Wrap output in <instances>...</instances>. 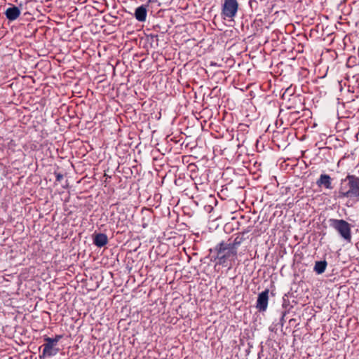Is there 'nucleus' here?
I'll return each instance as SVG.
<instances>
[{
    "instance_id": "nucleus-1",
    "label": "nucleus",
    "mask_w": 359,
    "mask_h": 359,
    "mask_svg": "<svg viewBox=\"0 0 359 359\" xmlns=\"http://www.w3.org/2000/svg\"><path fill=\"white\" fill-rule=\"evenodd\" d=\"M210 260L216 264L227 266L229 263L236 259L238 262L247 261V257L241 258L232 247L231 242L222 241L213 249L210 250Z\"/></svg>"
},
{
    "instance_id": "nucleus-18",
    "label": "nucleus",
    "mask_w": 359,
    "mask_h": 359,
    "mask_svg": "<svg viewBox=\"0 0 359 359\" xmlns=\"http://www.w3.org/2000/svg\"><path fill=\"white\" fill-rule=\"evenodd\" d=\"M62 338V335H55L54 338H51V340H53V342H54L56 345L57 344L58 341Z\"/></svg>"
},
{
    "instance_id": "nucleus-13",
    "label": "nucleus",
    "mask_w": 359,
    "mask_h": 359,
    "mask_svg": "<svg viewBox=\"0 0 359 359\" xmlns=\"http://www.w3.org/2000/svg\"><path fill=\"white\" fill-rule=\"evenodd\" d=\"M247 140V136L245 133L238 132L237 133V140L238 141V149H242L243 147L245 148L244 144Z\"/></svg>"
},
{
    "instance_id": "nucleus-22",
    "label": "nucleus",
    "mask_w": 359,
    "mask_h": 359,
    "mask_svg": "<svg viewBox=\"0 0 359 359\" xmlns=\"http://www.w3.org/2000/svg\"><path fill=\"white\" fill-rule=\"evenodd\" d=\"M241 156V154H238V159L240 158Z\"/></svg>"
},
{
    "instance_id": "nucleus-6",
    "label": "nucleus",
    "mask_w": 359,
    "mask_h": 359,
    "mask_svg": "<svg viewBox=\"0 0 359 359\" xmlns=\"http://www.w3.org/2000/svg\"><path fill=\"white\" fill-rule=\"evenodd\" d=\"M238 6L237 0H224L222 14L226 18H231L235 16Z\"/></svg>"
},
{
    "instance_id": "nucleus-15",
    "label": "nucleus",
    "mask_w": 359,
    "mask_h": 359,
    "mask_svg": "<svg viewBox=\"0 0 359 359\" xmlns=\"http://www.w3.org/2000/svg\"><path fill=\"white\" fill-rule=\"evenodd\" d=\"M248 4L250 6L252 11L257 10L258 8V2L255 0H250L248 2Z\"/></svg>"
},
{
    "instance_id": "nucleus-4",
    "label": "nucleus",
    "mask_w": 359,
    "mask_h": 359,
    "mask_svg": "<svg viewBox=\"0 0 359 359\" xmlns=\"http://www.w3.org/2000/svg\"><path fill=\"white\" fill-rule=\"evenodd\" d=\"M330 227L334 229L340 236L347 242L351 241V225L344 219L330 218L328 219Z\"/></svg>"
},
{
    "instance_id": "nucleus-2",
    "label": "nucleus",
    "mask_w": 359,
    "mask_h": 359,
    "mask_svg": "<svg viewBox=\"0 0 359 359\" xmlns=\"http://www.w3.org/2000/svg\"><path fill=\"white\" fill-rule=\"evenodd\" d=\"M231 225L233 229L239 230L236 233L233 241L231 243L232 247L241 258L245 255L247 250V219L245 214L242 212L236 213V216L232 218Z\"/></svg>"
},
{
    "instance_id": "nucleus-9",
    "label": "nucleus",
    "mask_w": 359,
    "mask_h": 359,
    "mask_svg": "<svg viewBox=\"0 0 359 359\" xmlns=\"http://www.w3.org/2000/svg\"><path fill=\"white\" fill-rule=\"evenodd\" d=\"M20 9L15 5H11L4 12L6 18L9 21L15 20L20 16Z\"/></svg>"
},
{
    "instance_id": "nucleus-24",
    "label": "nucleus",
    "mask_w": 359,
    "mask_h": 359,
    "mask_svg": "<svg viewBox=\"0 0 359 359\" xmlns=\"http://www.w3.org/2000/svg\"><path fill=\"white\" fill-rule=\"evenodd\" d=\"M250 118H251V116L248 117V120H251Z\"/></svg>"
},
{
    "instance_id": "nucleus-3",
    "label": "nucleus",
    "mask_w": 359,
    "mask_h": 359,
    "mask_svg": "<svg viewBox=\"0 0 359 359\" xmlns=\"http://www.w3.org/2000/svg\"><path fill=\"white\" fill-rule=\"evenodd\" d=\"M339 198H347L351 200L359 201V177L348 174L341 180V187L339 191Z\"/></svg>"
},
{
    "instance_id": "nucleus-7",
    "label": "nucleus",
    "mask_w": 359,
    "mask_h": 359,
    "mask_svg": "<svg viewBox=\"0 0 359 359\" xmlns=\"http://www.w3.org/2000/svg\"><path fill=\"white\" fill-rule=\"evenodd\" d=\"M269 290L262 292L257 297L256 307L259 311H265L268 306Z\"/></svg>"
},
{
    "instance_id": "nucleus-11",
    "label": "nucleus",
    "mask_w": 359,
    "mask_h": 359,
    "mask_svg": "<svg viewBox=\"0 0 359 359\" xmlns=\"http://www.w3.org/2000/svg\"><path fill=\"white\" fill-rule=\"evenodd\" d=\"M316 184L318 186H324L326 189H332L331 177L329 175L322 174L319 179L317 180Z\"/></svg>"
},
{
    "instance_id": "nucleus-23",
    "label": "nucleus",
    "mask_w": 359,
    "mask_h": 359,
    "mask_svg": "<svg viewBox=\"0 0 359 359\" xmlns=\"http://www.w3.org/2000/svg\"><path fill=\"white\" fill-rule=\"evenodd\" d=\"M248 57H251V55H250V54H248Z\"/></svg>"
},
{
    "instance_id": "nucleus-12",
    "label": "nucleus",
    "mask_w": 359,
    "mask_h": 359,
    "mask_svg": "<svg viewBox=\"0 0 359 359\" xmlns=\"http://www.w3.org/2000/svg\"><path fill=\"white\" fill-rule=\"evenodd\" d=\"M327 263L325 260L323 261H317L315 263V266L313 268L314 271L318 274H322L325 272Z\"/></svg>"
},
{
    "instance_id": "nucleus-8",
    "label": "nucleus",
    "mask_w": 359,
    "mask_h": 359,
    "mask_svg": "<svg viewBox=\"0 0 359 359\" xmlns=\"http://www.w3.org/2000/svg\"><path fill=\"white\" fill-rule=\"evenodd\" d=\"M93 243L97 248H102L108 243V237L104 233L95 232L93 236Z\"/></svg>"
},
{
    "instance_id": "nucleus-16",
    "label": "nucleus",
    "mask_w": 359,
    "mask_h": 359,
    "mask_svg": "<svg viewBox=\"0 0 359 359\" xmlns=\"http://www.w3.org/2000/svg\"><path fill=\"white\" fill-rule=\"evenodd\" d=\"M247 125L245 124H243V123H240L238 126V130H237V133L238 132H243V133H245V128H246Z\"/></svg>"
},
{
    "instance_id": "nucleus-5",
    "label": "nucleus",
    "mask_w": 359,
    "mask_h": 359,
    "mask_svg": "<svg viewBox=\"0 0 359 359\" xmlns=\"http://www.w3.org/2000/svg\"><path fill=\"white\" fill-rule=\"evenodd\" d=\"M45 343L42 345L43 351L40 355V358H49L55 355L59 352V348L56 347V344L53 342L50 337H44Z\"/></svg>"
},
{
    "instance_id": "nucleus-14",
    "label": "nucleus",
    "mask_w": 359,
    "mask_h": 359,
    "mask_svg": "<svg viewBox=\"0 0 359 359\" xmlns=\"http://www.w3.org/2000/svg\"><path fill=\"white\" fill-rule=\"evenodd\" d=\"M248 111H250L252 114H248V117L251 116V120H256L259 118V114L257 112V108L253 102H251V105L248 104Z\"/></svg>"
},
{
    "instance_id": "nucleus-10",
    "label": "nucleus",
    "mask_w": 359,
    "mask_h": 359,
    "mask_svg": "<svg viewBox=\"0 0 359 359\" xmlns=\"http://www.w3.org/2000/svg\"><path fill=\"white\" fill-rule=\"evenodd\" d=\"M147 6L142 5L135 8L134 16L139 22H144L147 18Z\"/></svg>"
},
{
    "instance_id": "nucleus-17",
    "label": "nucleus",
    "mask_w": 359,
    "mask_h": 359,
    "mask_svg": "<svg viewBox=\"0 0 359 359\" xmlns=\"http://www.w3.org/2000/svg\"><path fill=\"white\" fill-rule=\"evenodd\" d=\"M55 175L56 177V182H60L63 179V175L60 172H55Z\"/></svg>"
},
{
    "instance_id": "nucleus-19",
    "label": "nucleus",
    "mask_w": 359,
    "mask_h": 359,
    "mask_svg": "<svg viewBox=\"0 0 359 359\" xmlns=\"http://www.w3.org/2000/svg\"><path fill=\"white\" fill-rule=\"evenodd\" d=\"M248 96H250L252 99L255 97V95L252 90L249 92Z\"/></svg>"
},
{
    "instance_id": "nucleus-21",
    "label": "nucleus",
    "mask_w": 359,
    "mask_h": 359,
    "mask_svg": "<svg viewBox=\"0 0 359 359\" xmlns=\"http://www.w3.org/2000/svg\"><path fill=\"white\" fill-rule=\"evenodd\" d=\"M151 38H156V40L158 41V39H157V38H158V36H157V35H152V34H151Z\"/></svg>"
},
{
    "instance_id": "nucleus-20",
    "label": "nucleus",
    "mask_w": 359,
    "mask_h": 359,
    "mask_svg": "<svg viewBox=\"0 0 359 359\" xmlns=\"http://www.w3.org/2000/svg\"><path fill=\"white\" fill-rule=\"evenodd\" d=\"M154 29H155L156 31H158V29H160V26H159V25H156V26H154Z\"/></svg>"
}]
</instances>
